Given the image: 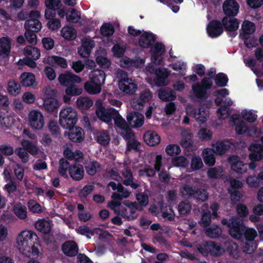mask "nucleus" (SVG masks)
<instances>
[{
	"instance_id": "f257e3e1",
	"label": "nucleus",
	"mask_w": 263,
	"mask_h": 263,
	"mask_svg": "<svg viewBox=\"0 0 263 263\" xmlns=\"http://www.w3.org/2000/svg\"><path fill=\"white\" fill-rule=\"evenodd\" d=\"M20 250L28 257L37 256L39 254V242L37 235L32 231H23L17 237Z\"/></svg>"
},
{
	"instance_id": "f03ea898",
	"label": "nucleus",
	"mask_w": 263,
	"mask_h": 263,
	"mask_svg": "<svg viewBox=\"0 0 263 263\" xmlns=\"http://www.w3.org/2000/svg\"><path fill=\"white\" fill-rule=\"evenodd\" d=\"M77 121V112L72 107H67L61 110L59 115V122L63 128L70 129L74 127Z\"/></svg>"
},
{
	"instance_id": "7ed1b4c3",
	"label": "nucleus",
	"mask_w": 263,
	"mask_h": 263,
	"mask_svg": "<svg viewBox=\"0 0 263 263\" xmlns=\"http://www.w3.org/2000/svg\"><path fill=\"white\" fill-rule=\"evenodd\" d=\"M213 86V82L209 77H204L201 83H196L192 86V90L195 96L204 101L208 98L207 90L210 89Z\"/></svg>"
},
{
	"instance_id": "20e7f679",
	"label": "nucleus",
	"mask_w": 263,
	"mask_h": 263,
	"mask_svg": "<svg viewBox=\"0 0 263 263\" xmlns=\"http://www.w3.org/2000/svg\"><path fill=\"white\" fill-rule=\"evenodd\" d=\"M197 249L204 256L209 254L213 256H219L223 252L221 247L217 243L212 241H206L198 244Z\"/></svg>"
},
{
	"instance_id": "39448f33",
	"label": "nucleus",
	"mask_w": 263,
	"mask_h": 263,
	"mask_svg": "<svg viewBox=\"0 0 263 263\" xmlns=\"http://www.w3.org/2000/svg\"><path fill=\"white\" fill-rule=\"evenodd\" d=\"M116 112L115 108L111 107L106 108L102 104L98 105L96 109V114L99 120L107 124L111 123Z\"/></svg>"
},
{
	"instance_id": "423d86ee",
	"label": "nucleus",
	"mask_w": 263,
	"mask_h": 263,
	"mask_svg": "<svg viewBox=\"0 0 263 263\" xmlns=\"http://www.w3.org/2000/svg\"><path fill=\"white\" fill-rule=\"evenodd\" d=\"M150 48L151 60L157 65H162L163 62V55L165 52V46L161 42H157Z\"/></svg>"
},
{
	"instance_id": "0eeeda50",
	"label": "nucleus",
	"mask_w": 263,
	"mask_h": 263,
	"mask_svg": "<svg viewBox=\"0 0 263 263\" xmlns=\"http://www.w3.org/2000/svg\"><path fill=\"white\" fill-rule=\"evenodd\" d=\"M230 220L231 224L229 230L230 235L238 240L242 239V233L246 228L242 220L235 217H232Z\"/></svg>"
},
{
	"instance_id": "6e6552de",
	"label": "nucleus",
	"mask_w": 263,
	"mask_h": 263,
	"mask_svg": "<svg viewBox=\"0 0 263 263\" xmlns=\"http://www.w3.org/2000/svg\"><path fill=\"white\" fill-rule=\"evenodd\" d=\"M206 32L211 38H216L220 36L223 32L222 21L217 20L211 21L206 26Z\"/></svg>"
},
{
	"instance_id": "1a4fd4ad",
	"label": "nucleus",
	"mask_w": 263,
	"mask_h": 263,
	"mask_svg": "<svg viewBox=\"0 0 263 263\" xmlns=\"http://www.w3.org/2000/svg\"><path fill=\"white\" fill-rule=\"evenodd\" d=\"M29 121L31 127L35 129H40L44 125L43 115L38 110H33L29 112Z\"/></svg>"
},
{
	"instance_id": "9d476101",
	"label": "nucleus",
	"mask_w": 263,
	"mask_h": 263,
	"mask_svg": "<svg viewBox=\"0 0 263 263\" xmlns=\"http://www.w3.org/2000/svg\"><path fill=\"white\" fill-rule=\"evenodd\" d=\"M239 5L235 0H226L222 5V10L226 16L235 17L238 13Z\"/></svg>"
},
{
	"instance_id": "9b49d317",
	"label": "nucleus",
	"mask_w": 263,
	"mask_h": 263,
	"mask_svg": "<svg viewBox=\"0 0 263 263\" xmlns=\"http://www.w3.org/2000/svg\"><path fill=\"white\" fill-rule=\"evenodd\" d=\"M58 81L62 85L67 87L71 84L80 83L81 78L71 72H66L59 75Z\"/></svg>"
},
{
	"instance_id": "f8f14e48",
	"label": "nucleus",
	"mask_w": 263,
	"mask_h": 263,
	"mask_svg": "<svg viewBox=\"0 0 263 263\" xmlns=\"http://www.w3.org/2000/svg\"><path fill=\"white\" fill-rule=\"evenodd\" d=\"M126 119L128 124L134 128L141 127L144 123V116L138 111L129 112Z\"/></svg>"
},
{
	"instance_id": "ddd939ff",
	"label": "nucleus",
	"mask_w": 263,
	"mask_h": 263,
	"mask_svg": "<svg viewBox=\"0 0 263 263\" xmlns=\"http://www.w3.org/2000/svg\"><path fill=\"white\" fill-rule=\"evenodd\" d=\"M156 35L151 32L144 31L139 39V45L143 48H149L155 42Z\"/></svg>"
},
{
	"instance_id": "4468645a",
	"label": "nucleus",
	"mask_w": 263,
	"mask_h": 263,
	"mask_svg": "<svg viewBox=\"0 0 263 263\" xmlns=\"http://www.w3.org/2000/svg\"><path fill=\"white\" fill-rule=\"evenodd\" d=\"M95 45L93 40L90 38H85L82 41L81 47L78 48V53L82 58H87L89 56Z\"/></svg>"
},
{
	"instance_id": "2eb2a0df",
	"label": "nucleus",
	"mask_w": 263,
	"mask_h": 263,
	"mask_svg": "<svg viewBox=\"0 0 263 263\" xmlns=\"http://www.w3.org/2000/svg\"><path fill=\"white\" fill-rule=\"evenodd\" d=\"M228 162L231 164V169L237 173L242 174L246 172V166L238 156H230L228 158Z\"/></svg>"
},
{
	"instance_id": "dca6fc26",
	"label": "nucleus",
	"mask_w": 263,
	"mask_h": 263,
	"mask_svg": "<svg viewBox=\"0 0 263 263\" xmlns=\"http://www.w3.org/2000/svg\"><path fill=\"white\" fill-rule=\"evenodd\" d=\"M250 153L249 155L250 160H260L263 159V145L258 143H252L249 147Z\"/></svg>"
},
{
	"instance_id": "f3484780",
	"label": "nucleus",
	"mask_w": 263,
	"mask_h": 263,
	"mask_svg": "<svg viewBox=\"0 0 263 263\" xmlns=\"http://www.w3.org/2000/svg\"><path fill=\"white\" fill-rule=\"evenodd\" d=\"M119 87L121 90L127 94L134 93L137 89V85L129 78L122 79L119 82Z\"/></svg>"
},
{
	"instance_id": "a211bd4d",
	"label": "nucleus",
	"mask_w": 263,
	"mask_h": 263,
	"mask_svg": "<svg viewBox=\"0 0 263 263\" xmlns=\"http://www.w3.org/2000/svg\"><path fill=\"white\" fill-rule=\"evenodd\" d=\"M65 91L66 95L64 96L63 100L65 102L68 103L70 101L71 97L80 95L83 92V89L75 83H73L68 86Z\"/></svg>"
},
{
	"instance_id": "6ab92c4d",
	"label": "nucleus",
	"mask_w": 263,
	"mask_h": 263,
	"mask_svg": "<svg viewBox=\"0 0 263 263\" xmlns=\"http://www.w3.org/2000/svg\"><path fill=\"white\" fill-rule=\"evenodd\" d=\"M69 174L70 177L74 180H81L84 175V167L82 165L74 163L69 167Z\"/></svg>"
},
{
	"instance_id": "aec40b11",
	"label": "nucleus",
	"mask_w": 263,
	"mask_h": 263,
	"mask_svg": "<svg viewBox=\"0 0 263 263\" xmlns=\"http://www.w3.org/2000/svg\"><path fill=\"white\" fill-rule=\"evenodd\" d=\"M169 75L170 73L166 68H157L154 82L158 86H165L167 85L165 80Z\"/></svg>"
},
{
	"instance_id": "412c9836",
	"label": "nucleus",
	"mask_w": 263,
	"mask_h": 263,
	"mask_svg": "<svg viewBox=\"0 0 263 263\" xmlns=\"http://www.w3.org/2000/svg\"><path fill=\"white\" fill-rule=\"evenodd\" d=\"M222 24L227 31H237L239 22L235 17L224 16L222 19Z\"/></svg>"
},
{
	"instance_id": "4be33fe9",
	"label": "nucleus",
	"mask_w": 263,
	"mask_h": 263,
	"mask_svg": "<svg viewBox=\"0 0 263 263\" xmlns=\"http://www.w3.org/2000/svg\"><path fill=\"white\" fill-rule=\"evenodd\" d=\"M63 252L67 256L72 257L77 255L79 251L78 245L74 241H67L62 246Z\"/></svg>"
},
{
	"instance_id": "5701e85b",
	"label": "nucleus",
	"mask_w": 263,
	"mask_h": 263,
	"mask_svg": "<svg viewBox=\"0 0 263 263\" xmlns=\"http://www.w3.org/2000/svg\"><path fill=\"white\" fill-rule=\"evenodd\" d=\"M69 130L68 138L70 141L76 143H81L84 139V133L80 127H74Z\"/></svg>"
},
{
	"instance_id": "b1692460",
	"label": "nucleus",
	"mask_w": 263,
	"mask_h": 263,
	"mask_svg": "<svg viewBox=\"0 0 263 263\" xmlns=\"http://www.w3.org/2000/svg\"><path fill=\"white\" fill-rule=\"evenodd\" d=\"M11 48V39L8 36L0 39V55L7 58L10 55Z\"/></svg>"
},
{
	"instance_id": "393cba45",
	"label": "nucleus",
	"mask_w": 263,
	"mask_h": 263,
	"mask_svg": "<svg viewBox=\"0 0 263 263\" xmlns=\"http://www.w3.org/2000/svg\"><path fill=\"white\" fill-rule=\"evenodd\" d=\"M158 95L159 99L164 102L173 101L176 98L175 92L168 87L160 89Z\"/></svg>"
},
{
	"instance_id": "a878e982",
	"label": "nucleus",
	"mask_w": 263,
	"mask_h": 263,
	"mask_svg": "<svg viewBox=\"0 0 263 263\" xmlns=\"http://www.w3.org/2000/svg\"><path fill=\"white\" fill-rule=\"evenodd\" d=\"M143 139L145 143L150 146H155L160 142V137L154 131H147L143 135Z\"/></svg>"
},
{
	"instance_id": "bb28decb",
	"label": "nucleus",
	"mask_w": 263,
	"mask_h": 263,
	"mask_svg": "<svg viewBox=\"0 0 263 263\" xmlns=\"http://www.w3.org/2000/svg\"><path fill=\"white\" fill-rule=\"evenodd\" d=\"M63 155L68 160H74L78 162H82L84 158V154L81 151L76 150L73 152L69 148H67L64 151Z\"/></svg>"
},
{
	"instance_id": "cd10ccee",
	"label": "nucleus",
	"mask_w": 263,
	"mask_h": 263,
	"mask_svg": "<svg viewBox=\"0 0 263 263\" xmlns=\"http://www.w3.org/2000/svg\"><path fill=\"white\" fill-rule=\"evenodd\" d=\"M196 186L190 184H183L180 188L182 197L184 198L191 199L195 196Z\"/></svg>"
},
{
	"instance_id": "c85d7f7f",
	"label": "nucleus",
	"mask_w": 263,
	"mask_h": 263,
	"mask_svg": "<svg viewBox=\"0 0 263 263\" xmlns=\"http://www.w3.org/2000/svg\"><path fill=\"white\" fill-rule=\"evenodd\" d=\"M106 78V74L102 70L96 69L91 72L90 80L97 83L101 87L104 84Z\"/></svg>"
},
{
	"instance_id": "c756f323",
	"label": "nucleus",
	"mask_w": 263,
	"mask_h": 263,
	"mask_svg": "<svg viewBox=\"0 0 263 263\" xmlns=\"http://www.w3.org/2000/svg\"><path fill=\"white\" fill-rule=\"evenodd\" d=\"M226 251L229 255L234 258L238 259L240 257V251L238 245L233 241H227L224 244Z\"/></svg>"
},
{
	"instance_id": "7c9ffc66",
	"label": "nucleus",
	"mask_w": 263,
	"mask_h": 263,
	"mask_svg": "<svg viewBox=\"0 0 263 263\" xmlns=\"http://www.w3.org/2000/svg\"><path fill=\"white\" fill-rule=\"evenodd\" d=\"M43 106L47 112L57 113L59 107V102L53 98H46L44 100Z\"/></svg>"
},
{
	"instance_id": "2f4dec72",
	"label": "nucleus",
	"mask_w": 263,
	"mask_h": 263,
	"mask_svg": "<svg viewBox=\"0 0 263 263\" xmlns=\"http://www.w3.org/2000/svg\"><path fill=\"white\" fill-rule=\"evenodd\" d=\"M24 27L27 30L38 32L41 30L42 24L38 19H29L25 22Z\"/></svg>"
},
{
	"instance_id": "473e14b6",
	"label": "nucleus",
	"mask_w": 263,
	"mask_h": 263,
	"mask_svg": "<svg viewBox=\"0 0 263 263\" xmlns=\"http://www.w3.org/2000/svg\"><path fill=\"white\" fill-rule=\"evenodd\" d=\"M12 211L15 216L20 219H25L27 217V208L21 203H16L13 206Z\"/></svg>"
},
{
	"instance_id": "72a5a7b5",
	"label": "nucleus",
	"mask_w": 263,
	"mask_h": 263,
	"mask_svg": "<svg viewBox=\"0 0 263 263\" xmlns=\"http://www.w3.org/2000/svg\"><path fill=\"white\" fill-rule=\"evenodd\" d=\"M77 31L72 26H64L61 30V35L65 40L72 41L77 37Z\"/></svg>"
},
{
	"instance_id": "f704fd0d",
	"label": "nucleus",
	"mask_w": 263,
	"mask_h": 263,
	"mask_svg": "<svg viewBox=\"0 0 263 263\" xmlns=\"http://www.w3.org/2000/svg\"><path fill=\"white\" fill-rule=\"evenodd\" d=\"M209 111L202 107L195 109L193 112V117L199 124L206 122L209 117Z\"/></svg>"
},
{
	"instance_id": "c9c22d12",
	"label": "nucleus",
	"mask_w": 263,
	"mask_h": 263,
	"mask_svg": "<svg viewBox=\"0 0 263 263\" xmlns=\"http://www.w3.org/2000/svg\"><path fill=\"white\" fill-rule=\"evenodd\" d=\"M48 62L49 64L52 66H59L62 68H66L67 67V60L60 56L52 55L49 57Z\"/></svg>"
},
{
	"instance_id": "e433bc0d",
	"label": "nucleus",
	"mask_w": 263,
	"mask_h": 263,
	"mask_svg": "<svg viewBox=\"0 0 263 263\" xmlns=\"http://www.w3.org/2000/svg\"><path fill=\"white\" fill-rule=\"evenodd\" d=\"M84 89L86 92L91 95L98 94L101 91V87L100 85L93 82L91 80L85 83Z\"/></svg>"
},
{
	"instance_id": "4c0bfd02",
	"label": "nucleus",
	"mask_w": 263,
	"mask_h": 263,
	"mask_svg": "<svg viewBox=\"0 0 263 263\" xmlns=\"http://www.w3.org/2000/svg\"><path fill=\"white\" fill-rule=\"evenodd\" d=\"M20 81L24 87L32 86L35 82V76L31 72H23L20 77Z\"/></svg>"
},
{
	"instance_id": "58836bf2",
	"label": "nucleus",
	"mask_w": 263,
	"mask_h": 263,
	"mask_svg": "<svg viewBox=\"0 0 263 263\" xmlns=\"http://www.w3.org/2000/svg\"><path fill=\"white\" fill-rule=\"evenodd\" d=\"M35 227L39 232L43 234L50 233L51 227L50 222L45 219L39 220L35 223Z\"/></svg>"
},
{
	"instance_id": "ea45409f",
	"label": "nucleus",
	"mask_w": 263,
	"mask_h": 263,
	"mask_svg": "<svg viewBox=\"0 0 263 263\" xmlns=\"http://www.w3.org/2000/svg\"><path fill=\"white\" fill-rule=\"evenodd\" d=\"M24 54L26 57H29L34 60H38L41 55L40 50L31 46H27L24 48Z\"/></svg>"
},
{
	"instance_id": "a19ab883",
	"label": "nucleus",
	"mask_w": 263,
	"mask_h": 263,
	"mask_svg": "<svg viewBox=\"0 0 263 263\" xmlns=\"http://www.w3.org/2000/svg\"><path fill=\"white\" fill-rule=\"evenodd\" d=\"M96 140L98 143L103 146H106L109 143L110 137L107 130H102L97 133Z\"/></svg>"
},
{
	"instance_id": "79ce46f5",
	"label": "nucleus",
	"mask_w": 263,
	"mask_h": 263,
	"mask_svg": "<svg viewBox=\"0 0 263 263\" xmlns=\"http://www.w3.org/2000/svg\"><path fill=\"white\" fill-rule=\"evenodd\" d=\"M209 193L206 190L197 186L193 199L198 202H204L209 199Z\"/></svg>"
},
{
	"instance_id": "37998d69",
	"label": "nucleus",
	"mask_w": 263,
	"mask_h": 263,
	"mask_svg": "<svg viewBox=\"0 0 263 263\" xmlns=\"http://www.w3.org/2000/svg\"><path fill=\"white\" fill-rule=\"evenodd\" d=\"M21 145L23 149L27 153L32 155L38 154V148L32 142L27 140H23L21 141Z\"/></svg>"
},
{
	"instance_id": "c03bdc74",
	"label": "nucleus",
	"mask_w": 263,
	"mask_h": 263,
	"mask_svg": "<svg viewBox=\"0 0 263 263\" xmlns=\"http://www.w3.org/2000/svg\"><path fill=\"white\" fill-rule=\"evenodd\" d=\"M77 106L81 109H88L93 105V101L86 97H80L76 102Z\"/></svg>"
},
{
	"instance_id": "a18cd8bd",
	"label": "nucleus",
	"mask_w": 263,
	"mask_h": 263,
	"mask_svg": "<svg viewBox=\"0 0 263 263\" xmlns=\"http://www.w3.org/2000/svg\"><path fill=\"white\" fill-rule=\"evenodd\" d=\"M230 143L229 141H222L216 143L214 147L215 152L218 155H223L230 148Z\"/></svg>"
},
{
	"instance_id": "49530a36",
	"label": "nucleus",
	"mask_w": 263,
	"mask_h": 263,
	"mask_svg": "<svg viewBox=\"0 0 263 263\" xmlns=\"http://www.w3.org/2000/svg\"><path fill=\"white\" fill-rule=\"evenodd\" d=\"M71 165L68 162V161L62 158L59 160V167L58 170V172L59 174L64 177L67 178L68 175L67 174V171L69 170V167H70Z\"/></svg>"
},
{
	"instance_id": "de8ad7c7",
	"label": "nucleus",
	"mask_w": 263,
	"mask_h": 263,
	"mask_svg": "<svg viewBox=\"0 0 263 263\" xmlns=\"http://www.w3.org/2000/svg\"><path fill=\"white\" fill-rule=\"evenodd\" d=\"M112 120L116 126L121 129H126L128 127L127 121L120 115L119 111L116 109V114L113 116Z\"/></svg>"
},
{
	"instance_id": "09e8293b",
	"label": "nucleus",
	"mask_w": 263,
	"mask_h": 263,
	"mask_svg": "<svg viewBox=\"0 0 263 263\" xmlns=\"http://www.w3.org/2000/svg\"><path fill=\"white\" fill-rule=\"evenodd\" d=\"M153 98L152 91L146 89L142 91L138 99V104L140 106H143L146 103L149 102Z\"/></svg>"
},
{
	"instance_id": "8fccbe9b",
	"label": "nucleus",
	"mask_w": 263,
	"mask_h": 263,
	"mask_svg": "<svg viewBox=\"0 0 263 263\" xmlns=\"http://www.w3.org/2000/svg\"><path fill=\"white\" fill-rule=\"evenodd\" d=\"M101 167L100 164L97 161L93 160L85 164V168L87 174L90 176H94L98 168Z\"/></svg>"
},
{
	"instance_id": "3c124183",
	"label": "nucleus",
	"mask_w": 263,
	"mask_h": 263,
	"mask_svg": "<svg viewBox=\"0 0 263 263\" xmlns=\"http://www.w3.org/2000/svg\"><path fill=\"white\" fill-rule=\"evenodd\" d=\"M211 213L208 209L202 210L201 217L199 221L200 226L203 228L209 226L211 222Z\"/></svg>"
},
{
	"instance_id": "603ef678",
	"label": "nucleus",
	"mask_w": 263,
	"mask_h": 263,
	"mask_svg": "<svg viewBox=\"0 0 263 263\" xmlns=\"http://www.w3.org/2000/svg\"><path fill=\"white\" fill-rule=\"evenodd\" d=\"M20 84L14 80H10L8 83L7 91L9 94L16 96L21 92Z\"/></svg>"
},
{
	"instance_id": "864d4df0",
	"label": "nucleus",
	"mask_w": 263,
	"mask_h": 263,
	"mask_svg": "<svg viewBox=\"0 0 263 263\" xmlns=\"http://www.w3.org/2000/svg\"><path fill=\"white\" fill-rule=\"evenodd\" d=\"M241 30L243 31L242 33H240L241 34L249 35L255 32V25L253 22L245 21L241 25Z\"/></svg>"
},
{
	"instance_id": "5fc2aeb1",
	"label": "nucleus",
	"mask_w": 263,
	"mask_h": 263,
	"mask_svg": "<svg viewBox=\"0 0 263 263\" xmlns=\"http://www.w3.org/2000/svg\"><path fill=\"white\" fill-rule=\"evenodd\" d=\"M221 233V229L218 225L216 224H214L209 228H207L205 230L206 235L213 238L219 237Z\"/></svg>"
},
{
	"instance_id": "6e6d98bb",
	"label": "nucleus",
	"mask_w": 263,
	"mask_h": 263,
	"mask_svg": "<svg viewBox=\"0 0 263 263\" xmlns=\"http://www.w3.org/2000/svg\"><path fill=\"white\" fill-rule=\"evenodd\" d=\"M228 81L227 75L223 72H219L214 77L215 83L218 87H225L227 86Z\"/></svg>"
},
{
	"instance_id": "4d7b16f0",
	"label": "nucleus",
	"mask_w": 263,
	"mask_h": 263,
	"mask_svg": "<svg viewBox=\"0 0 263 263\" xmlns=\"http://www.w3.org/2000/svg\"><path fill=\"white\" fill-rule=\"evenodd\" d=\"M115 32L113 25L109 23H104L100 28V33L104 37H110Z\"/></svg>"
},
{
	"instance_id": "13d9d810",
	"label": "nucleus",
	"mask_w": 263,
	"mask_h": 263,
	"mask_svg": "<svg viewBox=\"0 0 263 263\" xmlns=\"http://www.w3.org/2000/svg\"><path fill=\"white\" fill-rule=\"evenodd\" d=\"M243 238L244 237L246 241L251 242H256L255 240V238L257 236L256 231L253 228H245L242 233Z\"/></svg>"
},
{
	"instance_id": "bf43d9fd",
	"label": "nucleus",
	"mask_w": 263,
	"mask_h": 263,
	"mask_svg": "<svg viewBox=\"0 0 263 263\" xmlns=\"http://www.w3.org/2000/svg\"><path fill=\"white\" fill-rule=\"evenodd\" d=\"M115 214L117 215L121 216L122 218L128 221L134 220V217H133L132 216H128V207L123 205L122 203H121L118 212H116L115 211Z\"/></svg>"
},
{
	"instance_id": "052dcab7",
	"label": "nucleus",
	"mask_w": 263,
	"mask_h": 263,
	"mask_svg": "<svg viewBox=\"0 0 263 263\" xmlns=\"http://www.w3.org/2000/svg\"><path fill=\"white\" fill-rule=\"evenodd\" d=\"M256 242L247 241L241 247L242 252L246 254H250L253 253L257 248Z\"/></svg>"
},
{
	"instance_id": "680f3d73",
	"label": "nucleus",
	"mask_w": 263,
	"mask_h": 263,
	"mask_svg": "<svg viewBox=\"0 0 263 263\" xmlns=\"http://www.w3.org/2000/svg\"><path fill=\"white\" fill-rule=\"evenodd\" d=\"M191 205L189 202H180L178 205V210L180 215H187L191 212Z\"/></svg>"
},
{
	"instance_id": "e2e57ef3",
	"label": "nucleus",
	"mask_w": 263,
	"mask_h": 263,
	"mask_svg": "<svg viewBox=\"0 0 263 263\" xmlns=\"http://www.w3.org/2000/svg\"><path fill=\"white\" fill-rule=\"evenodd\" d=\"M48 127L49 132L52 136L57 137L60 135V129L57 121L54 120L50 121L48 125Z\"/></svg>"
},
{
	"instance_id": "0e129e2a",
	"label": "nucleus",
	"mask_w": 263,
	"mask_h": 263,
	"mask_svg": "<svg viewBox=\"0 0 263 263\" xmlns=\"http://www.w3.org/2000/svg\"><path fill=\"white\" fill-rule=\"evenodd\" d=\"M239 37L243 40L244 44L248 48H252L255 46L256 40L254 37L245 35L240 33Z\"/></svg>"
},
{
	"instance_id": "69168bd1",
	"label": "nucleus",
	"mask_w": 263,
	"mask_h": 263,
	"mask_svg": "<svg viewBox=\"0 0 263 263\" xmlns=\"http://www.w3.org/2000/svg\"><path fill=\"white\" fill-rule=\"evenodd\" d=\"M96 61L102 68H108L111 65L110 61L106 57L101 55L96 57Z\"/></svg>"
},
{
	"instance_id": "338daca9",
	"label": "nucleus",
	"mask_w": 263,
	"mask_h": 263,
	"mask_svg": "<svg viewBox=\"0 0 263 263\" xmlns=\"http://www.w3.org/2000/svg\"><path fill=\"white\" fill-rule=\"evenodd\" d=\"M222 169L221 167H211L208 169L207 175L211 179H218L221 177Z\"/></svg>"
},
{
	"instance_id": "774afa93",
	"label": "nucleus",
	"mask_w": 263,
	"mask_h": 263,
	"mask_svg": "<svg viewBox=\"0 0 263 263\" xmlns=\"http://www.w3.org/2000/svg\"><path fill=\"white\" fill-rule=\"evenodd\" d=\"M15 153L21 159L23 163H26L29 161V154L22 147H18L16 148L15 149Z\"/></svg>"
}]
</instances>
